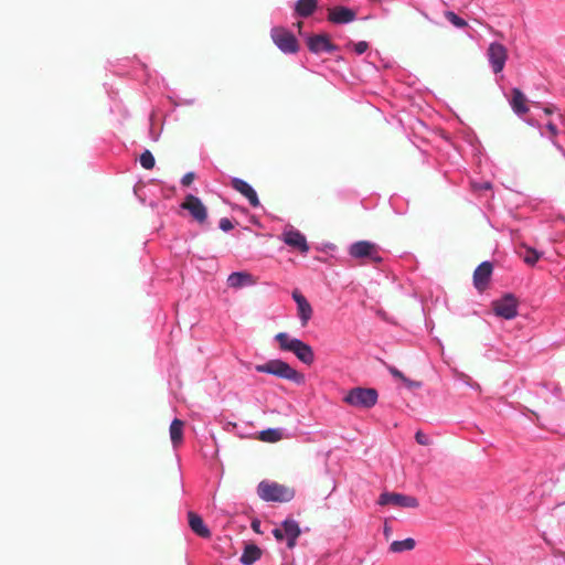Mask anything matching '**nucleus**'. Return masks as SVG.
Wrapping results in <instances>:
<instances>
[{"instance_id": "1", "label": "nucleus", "mask_w": 565, "mask_h": 565, "mask_svg": "<svg viewBox=\"0 0 565 565\" xmlns=\"http://www.w3.org/2000/svg\"><path fill=\"white\" fill-rule=\"evenodd\" d=\"M343 402L359 409H370L374 407L379 401V393L372 387L356 386L347 392Z\"/></svg>"}, {"instance_id": "2", "label": "nucleus", "mask_w": 565, "mask_h": 565, "mask_svg": "<svg viewBox=\"0 0 565 565\" xmlns=\"http://www.w3.org/2000/svg\"><path fill=\"white\" fill-rule=\"evenodd\" d=\"M258 497L266 502H289L295 491L274 481L263 480L257 486Z\"/></svg>"}, {"instance_id": "3", "label": "nucleus", "mask_w": 565, "mask_h": 565, "mask_svg": "<svg viewBox=\"0 0 565 565\" xmlns=\"http://www.w3.org/2000/svg\"><path fill=\"white\" fill-rule=\"evenodd\" d=\"M255 370L259 373L275 375L279 379L292 381L297 384L303 381V375L281 360H270L265 364L256 365Z\"/></svg>"}, {"instance_id": "4", "label": "nucleus", "mask_w": 565, "mask_h": 565, "mask_svg": "<svg viewBox=\"0 0 565 565\" xmlns=\"http://www.w3.org/2000/svg\"><path fill=\"white\" fill-rule=\"evenodd\" d=\"M348 253L354 259L369 258L376 264L383 262L379 245L371 241H358L352 243L348 248Z\"/></svg>"}, {"instance_id": "5", "label": "nucleus", "mask_w": 565, "mask_h": 565, "mask_svg": "<svg viewBox=\"0 0 565 565\" xmlns=\"http://www.w3.org/2000/svg\"><path fill=\"white\" fill-rule=\"evenodd\" d=\"M301 534L299 523L294 519H286L280 526L273 530V535L277 541H286L288 548H294Z\"/></svg>"}, {"instance_id": "6", "label": "nucleus", "mask_w": 565, "mask_h": 565, "mask_svg": "<svg viewBox=\"0 0 565 565\" xmlns=\"http://www.w3.org/2000/svg\"><path fill=\"white\" fill-rule=\"evenodd\" d=\"M270 36L275 45L285 54H295L299 50L296 36L285 28L274 26Z\"/></svg>"}, {"instance_id": "7", "label": "nucleus", "mask_w": 565, "mask_h": 565, "mask_svg": "<svg viewBox=\"0 0 565 565\" xmlns=\"http://www.w3.org/2000/svg\"><path fill=\"white\" fill-rule=\"evenodd\" d=\"M279 239L292 249L298 250L301 255H307L310 250L306 236L291 225H287L284 228Z\"/></svg>"}, {"instance_id": "8", "label": "nucleus", "mask_w": 565, "mask_h": 565, "mask_svg": "<svg viewBox=\"0 0 565 565\" xmlns=\"http://www.w3.org/2000/svg\"><path fill=\"white\" fill-rule=\"evenodd\" d=\"M492 307L495 316L505 320H512L518 316V300L512 294L493 301Z\"/></svg>"}, {"instance_id": "9", "label": "nucleus", "mask_w": 565, "mask_h": 565, "mask_svg": "<svg viewBox=\"0 0 565 565\" xmlns=\"http://www.w3.org/2000/svg\"><path fill=\"white\" fill-rule=\"evenodd\" d=\"M487 55L492 71L495 74L500 73L503 70L508 58L507 49L504 45L498 42H492L488 47Z\"/></svg>"}, {"instance_id": "10", "label": "nucleus", "mask_w": 565, "mask_h": 565, "mask_svg": "<svg viewBox=\"0 0 565 565\" xmlns=\"http://www.w3.org/2000/svg\"><path fill=\"white\" fill-rule=\"evenodd\" d=\"M291 298L297 306V317L301 327H306L313 316V309L307 298L298 290L291 292Z\"/></svg>"}, {"instance_id": "11", "label": "nucleus", "mask_w": 565, "mask_h": 565, "mask_svg": "<svg viewBox=\"0 0 565 565\" xmlns=\"http://www.w3.org/2000/svg\"><path fill=\"white\" fill-rule=\"evenodd\" d=\"M183 210L189 211L192 217L199 222L204 223L207 218V210L200 198L188 194L185 201L181 204Z\"/></svg>"}, {"instance_id": "12", "label": "nucleus", "mask_w": 565, "mask_h": 565, "mask_svg": "<svg viewBox=\"0 0 565 565\" xmlns=\"http://www.w3.org/2000/svg\"><path fill=\"white\" fill-rule=\"evenodd\" d=\"M380 505L393 504L402 508H417L418 500L415 497L406 495L402 493H390L384 492L379 498Z\"/></svg>"}, {"instance_id": "13", "label": "nucleus", "mask_w": 565, "mask_h": 565, "mask_svg": "<svg viewBox=\"0 0 565 565\" xmlns=\"http://www.w3.org/2000/svg\"><path fill=\"white\" fill-rule=\"evenodd\" d=\"M307 45L311 53H333L338 50V46L331 43L326 34H316L307 38Z\"/></svg>"}, {"instance_id": "14", "label": "nucleus", "mask_w": 565, "mask_h": 565, "mask_svg": "<svg viewBox=\"0 0 565 565\" xmlns=\"http://www.w3.org/2000/svg\"><path fill=\"white\" fill-rule=\"evenodd\" d=\"M231 186L247 199L253 207L260 205L257 192L255 189L245 180L234 177L231 179Z\"/></svg>"}, {"instance_id": "15", "label": "nucleus", "mask_w": 565, "mask_h": 565, "mask_svg": "<svg viewBox=\"0 0 565 565\" xmlns=\"http://www.w3.org/2000/svg\"><path fill=\"white\" fill-rule=\"evenodd\" d=\"M356 18L354 10L348 7H333L328 10V20L334 24H348Z\"/></svg>"}, {"instance_id": "16", "label": "nucleus", "mask_w": 565, "mask_h": 565, "mask_svg": "<svg viewBox=\"0 0 565 565\" xmlns=\"http://www.w3.org/2000/svg\"><path fill=\"white\" fill-rule=\"evenodd\" d=\"M492 264L490 262H482L473 273V284L478 290H483L489 284L492 274Z\"/></svg>"}, {"instance_id": "17", "label": "nucleus", "mask_w": 565, "mask_h": 565, "mask_svg": "<svg viewBox=\"0 0 565 565\" xmlns=\"http://www.w3.org/2000/svg\"><path fill=\"white\" fill-rule=\"evenodd\" d=\"M226 282L231 288L241 289L256 285V279L247 271H233L228 275Z\"/></svg>"}, {"instance_id": "18", "label": "nucleus", "mask_w": 565, "mask_h": 565, "mask_svg": "<svg viewBox=\"0 0 565 565\" xmlns=\"http://www.w3.org/2000/svg\"><path fill=\"white\" fill-rule=\"evenodd\" d=\"M510 105L513 111L521 118H523L529 111L526 106V97L519 88L512 89V98L510 100Z\"/></svg>"}, {"instance_id": "19", "label": "nucleus", "mask_w": 565, "mask_h": 565, "mask_svg": "<svg viewBox=\"0 0 565 565\" xmlns=\"http://www.w3.org/2000/svg\"><path fill=\"white\" fill-rule=\"evenodd\" d=\"M292 353L297 356L299 361L302 363L310 365L315 361V353L312 348L303 342L302 340H299L296 343L295 349L292 350Z\"/></svg>"}, {"instance_id": "20", "label": "nucleus", "mask_w": 565, "mask_h": 565, "mask_svg": "<svg viewBox=\"0 0 565 565\" xmlns=\"http://www.w3.org/2000/svg\"><path fill=\"white\" fill-rule=\"evenodd\" d=\"M318 8V0H297L294 6L295 15L308 18L315 13Z\"/></svg>"}, {"instance_id": "21", "label": "nucleus", "mask_w": 565, "mask_h": 565, "mask_svg": "<svg viewBox=\"0 0 565 565\" xmlns=\"http://www.w3.org/2000/svg\"><path fill=\"white\" fill-rule=\"evenodd\" d=\"M188 518L189 525L195 534H198L201 537H209L211 535L209 527L204 524L200 515H198L194 512H189Z\"/></svg>"}, {"instance_id": "22", "label": "nucleus", "mask_w": 565, "mask_h": 565, "mask_svg": "<svg viewBox=\"0 0 565 565\" xmlns=\"http://www.w3.org/2000/svg\"><path fill=\"white\" fill-rule=\"evenodd\" d=\"M262 552L258 546L255 544L246 545L242 556L239 558V562L243 565H253L256 561L260 558Z\"/></svg>"}, {"instance_id": "23", "label": "nucleus", "mask_w": 565, "mask_h": 565, "mask_svg": "<svg viewBox=\"0 0 565 565\" xmlns=\"http://www.w3.org/2000/svg\"><path fill=\"white\" fill-rule=\"evenodd\" d=\"M170 438L173 447H178L183 440V422L174 418L170 424Z\"/></svg>"}, {"instance_id": "24", "label": "nucleus", "mask_w": 565, "mask_h": 565, "mask_svg": "<svg viewBox=\"0 0 565 565\" xmlns=\"http://www.w3.org/2000/svg\"><path fill=\"white\" fill-rule=\"evenodd\" d=\"M416 546V541L413 537H407L404 540H396L390 544L388 551L392 553H403L407 551L414 550Z\"/></svg>"}, {"instance_id": "25", "label": "nucleus", "mask_w": 565, "mask_h": 565, "mask_svg": "<svg viewBox=\"0 0 565 565\" xmlns=\"http://www.w3.org/2000/svg\"><path fill=\"white\" fill-rule=\"evenodd\" d=\"M275 340L279 343V347L282 351L292 352L296 347V343L300 340L298 338H292L286 332H279L275 335Z\"/></svg>"}, {"instance_id": "26", "label": "nucleus", "mask_w": 565, "mask_h": 565, "mask_svg": "<svg viewBox=\"0 0 565 565\" xmlns=\"http://www.w3.org/2000/svg\"><path fill=\"white\" fill-rule=\"evenodd\" d=\"M284 436L282 428H268L266 430L260 431V440L266 443H276L280 440Z\"/></svg>"}, {"instance_id": "27", "label": "nucleus", "mask_w": 565, "mask_h": 565, "mask_svg": "<svg viewBox=\"0 0 565 565\" xmlns=\"http://www.w3.org/2000/svg\"><path fill=\"white\" fill-rule=\"evenodd\" d=\"M139 162H140L141 167L147 169V170L152 169L154 167V163H156L154 157H153V154L149 150H145L141 153Z\"/></svg>"}, {"instance_id": "28", "label": "nucleus", "mask_w": 565, "mask_h": 565, "mask_svg": "<svg viewBox=\"0 0 565 565\" xmlns=\"http://www.w3.org/2000/svg\"><path fill=\"white\" fill-rule=\"evenodd\" d=\"M542 253L537 252L536 249L532 248V247H527L526 249V254L523 258L524 263H526L527 265H535L537 263V260L542 257Z\"/></svg>"}, {"instance_id": "29", "label": "nucleus", "mask_w": 565, "mask_h": 565, "mask_svg": "<svg viewBox=\"0 0 565 565\" xmlns=\"http://www.w3.org/2000/svg\"><path fill=\"white\" fill-rule=\"evenodd\" d=\"M445 17L456 28L460 29L467 25V22L452 11H446Z\"/></svg>"}, {"instance_id": "30", "label": "nucleus", "mask_w": 565, "mask_h": 565, "mask_svg": "<svg viewBox=\"0 0 565 565\" xmlns=\"http://www.w3.org/2000/svg\"><path fill=\"white\" fill-rule=\"evenodd\" d=\"M348 46H352L353 51L358 55H362L363 53H365L367 51L369 43L366 41H359L356 43H349Z\"/></svg>"}, {"instance_id": "31", "label": "nucleus", "mask_w": 565, "mask_h": 565, "mask_svg": "<svg viewBox=\"0 0 565 565\" xmlns=\"http://www.w3.org/2000/svg\"><path fill=\"white\" fill-rule=\"evenodd\" d=\"M415 439L416 441L419 444V445H424V446H427L430 444V439L429 437L424 434L423 431L418 430L416 434H415Z\"/></svg>"}, {"instance_id": "32", "label": "nucleus", "mask_w": 565, "mask_h": 565, "mask_svg": "<svg viewBox=\"0 0 565 565\" xmlns=\"http://www.w3.org/2000/svg\"><path fill=\"white\" fill-rule=\"evenodd\" d=\"M524 121L530 126L537 127L540 129V135L542 137H546V132L543 130L541 124L536 119H534L533 117H527L524 118Z\"/></svg>"}, {"instance_id": "33", "label": "nucleus", "mask_w": 565, "mask_h": 565, "mask_svg": "<svg viewBox=\"0 0 565 565\" xmlns=\"http://www.w3.org/2000/svg\"><path fill=\"white\" fill-rule=\"evenodd\" d=\"M194 179H195V174H194V172H186V173L182 177V179H181V184H182L183 186H189V185L193 182V180H194Z\"/></svg>"}, {"instance_id": "34", "label": "nucleus", "mask_w": 565, "mask_h": 565, "mask_svg": "<svg viewBox=\"0 0 565 565\" xmlns=\"http://www.w3.org/2000/svg\"><path fill=\"white\" fill-rule=\"evenodd\" d=\"M218 226L224 232H228L233 228V224H232L231 220H228L226 217L220 220Z\"/></svg>"}, {"instance_id": "35", "label": "nucleus", "mask_w": 565, "mask_h": 565, "mask_svg": "<svg viewBox=\"0 0 565 565\" xmlns=\"http://www.w3.org/2000/svg\"><path fill=\"white\" fill-rule=\"evenodd\" d=\"M472 186L475 190L482 191V190H490L492 188V184L488 181L481 182V183L473 182Z\"/></svg>"}, {"instance_id": "36", "label": "nucleus", "mask_w": 565, "mask_h": 565, "mask_svg": "<svg viewBox=\"0 0 565 565\" xmlns=\"http://www.w3.org/2000/svg\"><path fill=\"white\" fill-rule=\"evenodd\" d=\"M545 128H546V130L550 132V135L552 137H554V136H556L558 134V129H557L556 125H554L552 121H548L545 125Z\"/></svg>"}, {"instance_id": "37", "label": "nucleus", "mask_w": 565, "mask_h": 565, "mask_svg": "<svg viewBox=\"0 0 565 565\" xmlns=\"http://www.w3.org/2000/svg\"><path fill=\"white\" fill-rule=\"evenodd\" d=\"M390 372H391V374H392L395 379H398V380H401V381H407V377H405V375H404L401 371H398L397 369L392 367V369L390 370Z\"/></svg>"}, {"instance_id": "38", "label": "nucleus", "mask_w": 565, "mask_h": 565, "mask_svg": "<svg viewBox=\"0 0 565 565\" xmlns=\"http://www.w3.org/2000/svg\"><path fill=\"white\" fill-rule=\"evenodd\" d=\"M337 249V246L333 244V243H326L323 244V247L321 248V250L323 252H334Z\"/></svg>"}, {"instance_id": "39", "label": "nucleus", "mask_w": 565, "mask_h": 565, "mask_svg": "<svg viewBox=\"0 0 565 565\" xmlns=\"http://www.w3.org/2000/svg\"><path fill=\"white\" fill-rule=\"evenodd\" d=\"M555 110H556V109H555L554 107H550V106H548V107H544V108L542 109L543 114H544V115H546V116H550V115L554 114V113H555Z\"/></svg>"}, {"instance_id": "40", "label": "nucleus", "mask_w": 565, "mask_h": 565, "mask_svg": "<svg viewBox=\"0 0 565 565\" xmlns=\"http://www.w3.org/2000/svg\"><path fill=\"white\" fill-rule=\"evenodd\" d=\"M408 387H413V386H416V387H419L420 384L419 383H416V382H413L411 380L407 379V381H403Z\"/></svg>"}, {"instance_id": "41", "label": "nucleus", "mask_w": 565, "mask_h": 565, "mask_svg": "<svg viewBox=\"0 0 565 565\" xmlns=\"http://www.w3.org/2000/svg\"><path fill=\"white\" fill-rule=\"evenodd\" d=\"M461 377H462V379L465 377V379L469 380V377H468L467 375H465V374H461ZM465 383H466V385H469V386H471L472 388H478V387H479V385H478V384H476V383H475V384H471L469 381H466V380H465Z\"/></svg>"}, {"instance_id": "42", "label": "nucleus", "mask_w": 565, "mask_h": 565, "mask_svg": "<svg viewBox=\"0 0 565 565\" xmlns=\"http://www.w3.org/2000/svg\"><path fill=\"white\" fill-rule=\"evenodd\" d=\"M552 142L561 151V153L565 157V149L561 145H558L555 140H553Z\"/></svg>"}, {"instance_id": "43", "label": "nucleus", "mask_w": 565, "mask_h": 565, "mask_svg": "<svg viewBox=\"0 0 565 565\" xmlns=\"http://www.w3.org/2000/svg\"><path fill=\"white\" fill-rule=\"evenodd\" d=\"M384 535L386 539L391 535V527L387 524L384 525Z\"/></svg>"}, {"instance_id": "44", "label": "nucleus", "mask_w": 565, "mask_h": 565, "mask_svg": "<svg viewBox=\"0 0 565 565\" xmlns=\"http://www.w3.org/2000/svg\"><path fill=\"white\" fill-rule=\"evenodd\" d=\"M252 527H253V530H254V531L258 532V531H259V530H258V527H259V523H258V522H253V523H252Z\"/></svg>"}, {"instance_id": "45", "label": "nucleus", "mask_w": 565, "mask_h": 565, "mask_svg": "<svg viewBox=\"0 0 565 565\" xmlns=\"http://www.w3.org/2000/svg\"><path fill=\"white\" fill-rule=\"evenodd\" d=\"M181 104L191 105V104H193V99H184Z\"/></svg>"}, {"instance_id": "46", "label": "nucleus", "mask_w": 565, "mask_h": 565, "mask_svg": "<svg viewBox=\"0 0 565 565\" xmlns=\"http://www.w3.org/2000/svg\"><path fill=\"white\" fill-rule=\"evenodd\" d=\"M558 118L562 120L563 119V115L561 113H558Z\"/></svg>"}]
</instances>
